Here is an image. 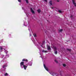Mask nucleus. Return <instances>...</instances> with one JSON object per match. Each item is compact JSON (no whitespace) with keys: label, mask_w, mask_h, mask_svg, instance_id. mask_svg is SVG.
<instances>
[{"label":"nucleus","mask_w":76,"mask_h":76,"mask_svg":"<svg viewBox=\"0 0 76 76\" xmlns=\"http://www.w3.org/2000/svg\"><path fill=\"white\" fill-rule=\"evenodd\" d=\"M26 61H28V60L27 59H26Z\"/></svg>","instance_id":"nucleus-39"},{"label":"nucleus","mask_w":76,"mask_h":76,"mask_svg":"<svg viewBox=\"0 0 76 76\" xmlns=\"http://www.w3.org/2000/svg\"><path fill=\"white\" fill-rule=\"evenodd\" d=\"M22 9H23V10H24V8L22 7Z\"/></svg>","instance_id":"nucleus-32"},{"label":"nucleus","mask_w":76,"mask_h":76,"mask_svg":"<svg viewBox=\"0 0 76 76\" xmlns=\"http://www.w3.org/2000/svg\"><path fill=\"white\" fill-rule=\"evenodd\" d=\"M41 47H42V48H45V47H43V46H42V45H41Z\"/></svg>","instance_id":"nucleus-24"},{"label":"nucleus","mask_w":76,"mask_h":76,"mask_svg":"<svg viewBox=\"0 0 76 76\" xmlns=\"http://www.w3.org/2000/svg\"><path fill=\"white\" fill-rule=\"evenodd\" d=\"M49 30H52V28H51V27H50L49 28Z\"/></svg>","instance_id":"nucleus-19"},{"label":"nucleus","mask_w":76,"mask_h":76,"mask_svg":"<svg viewBox=\"0 0 76 76\" xmlns=\"http://www.w3.org/2000/svg\"><path fill=\"white\" fill-rule=\"evenodd\" d=\"M3 57H4V55H3Z\"/></svg>","instance_id":"nucleus-43"},{"label":"nucleus","mask_w":76,"mask_h":76,"mask_svg":"<svg viewBox=\"0 0 76 76\" xmlns=\"http://www.w3.org/2000/svg\"><path fill=\"white\" fill-rule=\"evenodd\" d=\"M63 66H64V67H66V65L65 64H63Z\"/></svg>","instance_id":"nucleus-18"},{"label":"nucleus","mask_w":76,"mask_h":76,"mask_svg":"<svg viewBox=\"0 0 76 76\" xmlns=\"http://www.w3.org/2000/svg\"><path fill=\"white\" fill-rule=\"evenodd\" d=\"M23 67L25 70H26V67H27V66H26L25 65H23Z\"/></svg>","instance_id":"nucleus-12"},{"label":"nucleus","mask_w":76,"mask_h":76,"mask_svg":"<svg viewBox=\"0 0 76 76\" xmlns=\"http://www.w3.org/2000/svg\"><path fill=\"white\" fill-rule=\"evenodd\" d=\"M24 26H27V25H26L25 24H24Z\"/></svg>","instance_id":"nucleus-36"},{"label":"nucleus","mask_w":76,"mask_h":76,"mask_svg":"<svg viewBox=\"0 0 76 76\" xmlns=\"http://www.w3.org/2000/svg\"><path fill=\"white\" fill-rule=\"evenodd\" d=\"M31 10V12H32L33 14H35V12H34V11L33 10V9H32V8H30Z\"/></svg>","instance_id":"nucleus-5"},{"label":"nucleus","mask_w":76,"mask_h":76,"mask_svg":"<svg viewBox=\"0 0 76 76\" xmlns=\"http://www.w3.org/2000/svg\"><path fill=\"white\" fill-rule=\"evenodd\" d=\"M6 65H4L3 66V68H4V69H6V68H5V67H6Z\"/></svg>","instance_id":"nucleus-13"},{"label":"nucleus","mask_w":76,"mask_h":76,"mask_svg":"<svg viewBox=\"0 0 76 76\" xmlns=\"http://www.w3.org/2000/svg\"><path fill=\"white\" fill-rule=\"evenodd\" d=\"M57 2H59V0L57 1Z\"/></svg>","instance_id":"nucleus-37"},{"label":"nucleus","mask_w":76,"mask_h":76,"mask_svg":"<svg viewBox=\"0 0 76 76\" xmlns=\"http://www.w3.org/2000/svg\"><path fill=\"white\" fill-rule=\"evenodd\" d=\"M43 66H44V68L45 69H46V70H47V71H48V68H47V67L46 66H45V64H44Z\"/></svg>","instance_id":"nucleus-2"},{"label":"nucleus","mask_w":76,"mask_h":76,"mask_svg":"<svg viewBox=\"0 0 76 76\" xmlns=\"http://www.w3.org/2000/svg\"><path fill=\"white\" fill-rule=\"evenodd\" d=\"M9 75L8 74H7V73H6L5 75H4V76H7V75Z\"/></svg>","instance_id":"nucleus-20"},{"label":"nucleus","mask_w":76,"mask_h":76,"mask_svg":"<svg viewBox=\"0 0 76 76\" xmlns=\"http://www.w3.org/2000/svg\"><path fill=\"white\" fill-rule=\"evenodd\" d=\"M47 47L48 50H51V47L48 45H47Z\"/></svg>","instance_id":"nucleus-3"},{"label":"nucleus","mask_w":76,"mask_h":76,"mask_svg":"<svg viewBox=\"0 0 76 76\" xmlns=\"http://www.w3.org/2000/svg\"><path fill=\"white\" fill-rule=\"evenodd\" d=\"M37 12H38L39 13H40V12H41V10H40V9H39L37 10Z\"/></svg>","instance_id":"nucleus-8"},{"label":"nucleus","mask_w":76,"mask_h":76,"mask_svg":"<svg viewBox=\"0 0 76 76\" xmlns=\"http://www.w3.org/2000/svg\"><path fill=\"white\" fill-rule=\"evenodd\" d=\"M23 61H26V60H25V59H23Z\"/></svg>","instance_id":"nucleus-30"},{"label":"nucleus","mask_w":76,"mask_h":76,"mask_svg":"<svg viewBox=\"0 0 76 76\" xmlns=\"http://www.w3.org/2000/svg\"><path fill=\"white\" fill-rule=\"evenodd\" d=\"M51 8V9H53L54 8V7H52Z\"/></svg>","instance_id":"nucleus-33"},{"label":"nucleus","mask_w":76,"mask_h":76,"mask_svg":"<svg viewBox=\"0 0 76 76\" xmlns=\"http://www.w3.org/2000/svg\"><path fill=\"white\" fill-rule=\"evenodd\" d=\"M58 12L60 13H62V12L60 10H58Z\"/></svg>","instance_id":"nucleus-17"},{"label":"nucleus","mask_w":76,"mask_h":76,"mask_svg":"<svg viewBox=\"0 0 76 76\" xmlns=\"http://www.w3.org/2000/svg\"><path fill=\"white\" fill-rule=\"evenodd\" d=\"M66 50L69 52H71V51H72V49H71L67 48Z\"/></svg>","instance_id":"nucleus-7"},{"label":"nucleus","mask_w":76,"mask_h":76,"mask_svg":"<svg viewBox=\"0 0 76 76\" xmlns=\"http://www.w3.org/2000/svg\"><path fill=\"white\" fill-rule=\"evenodd\" d=\"M34 36L35 37H37V35H36V34H34Z\"/></svg>","instance_id":"nucleus-23"},{"label":"nucleus","mask_w":76,"mask_h":76,"mask_svg":"<svg viewBox=\"0 0 76 76\" xmlns=\"http://www.w3.org/2000/svg\"><path fill=\"white\" fill-rule=\"evenodd\" d=\"M4 50H5V51H6V50L4 49Z\"/></svg>","instance_id":"nucleus-42"},{"label":"nucleus","mask_w":76,"mask_h":76,"mask_svg":"<svg viewBox=\"0 0 76 76\" xmlns=\"http://www.w3.org/2000/svg\"><path fill=\"white\" fill-rule=\"evenodd\" d=\"M43 44H43H43H42V45H43Z\"/></svg>","instance_id":"nucleus-40"},{"label":"nucleus","mask_w":76,"mask_h":76,"mask_svg":"<svg viewBox=\"0 0 76 76\" xmlns=\"http://www.w3.org/2000/svg\"><path fill=\"white\" fill-rule=\"evenodd\" d=\"M47 50L45 51L44 50H43L42 51V52H43V53H44H44H47Z\"/></svg>","instance_id":"nucleus-16"},{"label":"nucleus","mask_w":76,"mask_h":76,"mask_svg":"<svg viewBox=\"0 0 76 76\" xmlns=\"http://www.w3.org/2000/svg\"><path fill=\"white\" fill-rule=\"evenodd\" d=\"M63 29H61L59 30V32H61L63 31Z\"/></svg>","instance_id":"nucleus-15"},{"label":"nucleus","mask_w":76,"mask_h":76,"mask_svg":"<svg viewBox=\"0 0 76 76\" xmlns=\"http://www.w3.org/2000/svg\"><path fill=\"white\" fill-rule=\"evenodd\" d=\"M28 30H29V31H30V30L29 29H28Z\"/></svg>","instance_id":"nucleus-41"},{"label":"nucleus","mask_w":76,"mask_h":76,"mask_svg":"<svg viewBox=\"0 0 76 76\" xmlns=\"http://www.w3.org/2000/svg\"><path fill=\"white\" fill-rule=\"evenodd\" d=\"M25 0L27 3H28L29 2H28V0Z\"/></svg>","instance_id":"nucleus-21"},{"label":"nucleus","mask_w":76,"mask_h":76,"mask_svg":"<svg viewBox=\"0 0 76 76\" xmlns=\"http://www.w3.org/2000/svg\"><path fill=\"white\" fill-rule=\"evenodd\" d=\"M29 66H32V64H29Z\"/></svg>","instance_id":"nucleus-31"},{"label":"nucleus","mask_w":76,"mask_h":76,"mask_svg":"<svg viewBox=\"0 0 76 76\" xmlns=\"http://www.w3.org/2000/svg\"><path fill=\"white\" fill-rule=\"evenodd\" d=\"M18 1L19 2H21V1H20V0H18Z\"/></svg>","instance_id":"nucleus-26"},{"label":"nucleus","mask_w":76,"mask_h":76,"mask_svg":"<svg viewBox=\"0 0 76 76\" xmlns=\"http://www.w3.org/2000/svg\"><path fill=\"white\" fill-rule=\"evenodd\" d=\"M53 48L54 49V51H56V50H57V48L56 47H54V46L53 47Z\"/></svg>","instance_id":"nucleus-9"},{"label":"nucleus","mask_w":76,"mask_h":76,"mask_svg":"<svg viewBox=\"0 0 76 76\" xmlns=\"http://www.w3.org/2000/svg\"><path fill=\"white\" fill-rule=\"evenodd\" d=\"M47 22H50V21H49V20H47Z\"/></svg>","instance_id":"nucleus-35"},{"label":"nucleus","mask_w":76,"mask_h":76,"mask_svg":"<svg viewBox=\"0 0 76 76\" xmlns=\"http://www.w3.org/2000/svg\"><path fill=\"white\" fill-rule=\"evenodd\" d=\"M73 9H74V8H73L72 9V10H73Z\"/></svg>","instance_id":"nucleus-34"},{"label":"nucleus","mask_w":76,"mask_h":76,"mask_svg":"<svg viewBox=\"0 0 76 76\" xmlns=\"http://www.w3.org/2000/svg\"><path fill=\"white\" fill-rule=\"evenodd\" d=\"M49 3L50 5H52V4H52V1H50L49 2Z\"/></svg>","instance_id":"nucleus-11"},{"label":"nucleus","mask_w":76,"mask_h":76,"mask_svg":"<svg viewBox=\"0 0 76 76\" xmlns=\"http://www.w3.org/2000/svg\"><path fill=\"white\" fill-rule=\"evenodd\" d=\"M20 66L21 67H22V66H24V62H21L20 64Z\"/></svg>","instance_id":"nucleus-6"},{"label":"nucleus","mask_w":76,"mask_h":76,"mask_svg":"<svg viewBox=\"0 0 76 76\" xmlns=\"http://www.w3.org/2000/svg\"><path fill=\"white\" fill-rule=\"evenodd\" d=\"M0 47V50H3V48H2L1 47V46Z\"/></svg>","instance_id":"nucleus-25"},{"label":"nucleus","mask_w":76,"mask_h":76,"mask_svg":"<svg viewBox=\"0 0 76 76\" xmlns=\"http://www.w3.org/2000/svg\"><path fill=\"white\" fill-rule=\"evenodd\" d=\"M43 44H45V41H43Z\"/></svg>","instance_id":"nucleus-28"},{"label":"nucleus","mask_w":76,"mask_h":76,"mask_svg":"<svg viewBox=\"0 0 76 76\" xmlns=\"http://www.w3.org/2000/svg\"><path fill=\"white\" fill-rule=\"evenodd\" d=\"M7 53H6V54H7Z\"/></svg>","instance_id":"nucleus-44"},{"label":"nucleus","mask_w":76,"mask_h":76,"mask_svg":"<svg viewBox=\"0 0 76 76\" xmlns=\"http://www.w3.org/2000/svg\"><path fill=\"white\" fill-rule=\"evenodd\" d=\"M60 73L61 76H62V75L61 74V73H63V71H61L60 72Z\"/></svg>","instance_id":"nucleus-10"},{"label":"nucleus","mask_w":76,"mask_h":76,"mask_svg":"<svg viewBox=\"0 0 76 76\" xmlns=\"http://www.w3.org/2000/svg\"><path fill=\"white\" fill-rule=\"evenodd\" d=\"M72 1H73V0H72Z\"/></svg>","instance_id":"nucleus-45"},{"label":"nucleus","mask_w":76,"mask_h":76,"mask_svg":"<svg viewBox=\"0 0 76 76\" xmlns=\"http://www.w3.org/2000/svg\"><path fill=\"white\" fill-rule=\"evenodd\" d=\"M54 51L55 52V54H57V51L54 50Z\"/></svg>","instance_id":"nucleus-14"},{"label":"nucleus","mask_w":76,"mask_h":76,"mask_svg":"<svg viewBox=\"0 0 76 76\" xmlns=\"http://www.w3.org/2000/svg\"><path fill=\"white\" fill-rule=\"evenodd\" d=\"M70 18H73V15H71Z\"/></svg>","instance_id":"nucleus-27"},{"label":"nucleus","mask_w":76,"mask_h":76,"mask_svg":"<svg viewBox=\"0 0 76 76\" xmlns=\"http://www.w3.org/2000/svg\"><path fill=\"white\" fill-rule=\"evenodd\" d=\"M46 2H47V0H44Z\"/></svg>","instance_id":"nucleus-29"},{"label":"nucleus","mask_w":76,"mask_h":76,"mask_svg":"<svg viewBox=\"0 0 76 76\" xmlns=\"http://www.w3.org/2000/svg\"><path fill=\"white\" fill-rule=\"evenodd\" d=\"M55 62L56 63H58V61L56 60H55Z\"/></svg>","instance_id":"nucleus-22"},{"label":"nucleus","mask_w":76,"mask_h":76,"mask_svg":"<svg viewBox=\"0 0 76 76\" xmlns=\"http://www.w3.org/2000/svg\"><path fill=\"white\" fill-rule=\"evenodd\" d=\"M30 36H32V35H31V34H30Z\"/></svg>","instance_id":"nucleus-38"},{"label":"nucleus","mask_w":76,"mask_h":76,"mask_svg":"<svg viewBox=\"0 0 76 76\" xmlns=\"http://www.w3.org/2000/svg\"><path fill=\"white\" fill-rule=\"evenodd\" d=\"M72 1L73 4H74L75 7H76V3H75V1L74 0H73Z\"/></svg>","instance_id":"nucleus-4"},{"label":"nucleus","mask_w":76,"mask_h":76,"mask_svg":"<svg viewBox=\"0 0 76 76\" xmlns=\"http://www.w3.org/2000/svg\"><path fill=\"white\" fill-rule=\"evenodd\" d=\"M49 73L50 74H51V75L52 76H58V75L57 73L54 74V73H53L52 72H49Z\"/></svg>","instance_id":"nucleus-1"}]
</instances>
